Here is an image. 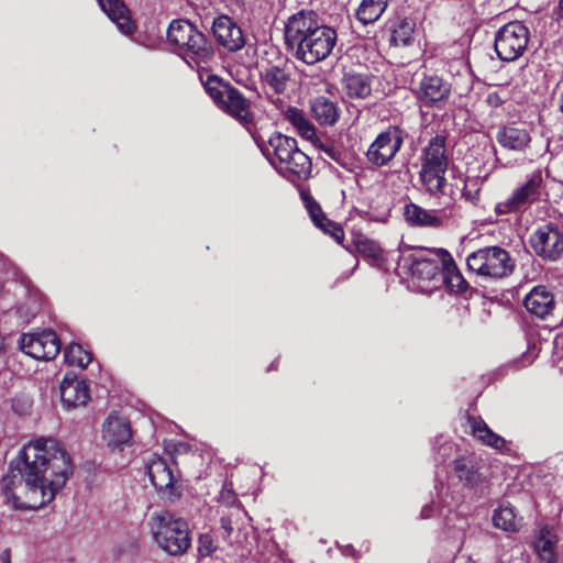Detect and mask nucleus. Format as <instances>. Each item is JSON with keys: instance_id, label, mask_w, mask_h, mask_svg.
I'll return each mask as SVG.
<instances>
[{"instance_id": "obj_3", "label": "nucleus", "mask_w": 563, "mask_h": 563, "mask_svg": "<svg viewBox=\"0 0 563 563\" xmlns=\"http://www.w3.org/2000/svg\"><path fill=\"white\" fill-rule=\"evenodd\" d=\"M449 158L443 136L433 137L422 150L420 179L430 195L444 194Z\"/></svg>"}, {"instance_id": "obj_8", "label": "nucleus", "mask_w": 563, "mask_h": 563, "mask_svg": "<svg viewBox=\"0 0 563 563\" xmlns=\"http://www.w3.org/2000/svg\"><path fill=\"white\" fill-rule=\"evenodd\" d=\"M269 144L283 169L299 178H306L310 174L311 159L298 148L295 139L277 134L269 139Z\"/></svg>"}, {"instance_id": "obj_25", "label": "nucleus", "mask_w": 563, "mask_h": 563, "mask_svg": "<svg viewBox=\"0 0 563 563\" xmlns=\"http://www.w3.org/2000/svg\"><path fill=\"white\" fill-rule=\"evenodd\" d=\"M443 271L441 275V282L455 294H463L468 288V283L459 271L453 257L450 253L445 255Z\"/></svg>"}, {"instance_id": "obj_26", "label": "nucleus", "mask_w": 563, "mask_h": 563, "mask_svg": "<svg viewBox=\"0 0 563 563\" xmlns=\"http://www.w3.org/2000/svg\"><path fill=\"white\" fill-rule=\"evenodd\" d=\"M404 216L410 225L438 228L442 220L434 211L426 210L416 203H408L405 207Z\"/></svg>"}, {"instance_id": "obj_39", "label": "nucleus", "mask_w": 563, "mask_h": 563, "mask_svg": "<svg viewBox=\"0 0 563 563\" xmlns=\"http://www.w3.org/2000/svg\"><path fill=\"white\" fill-rule=\"evenodd\" d=\"M357 249L360 252L374 258L378 257L380 252L379 247L374 242L369 241L358 242Z\"/></svg>"}, {"instance_id": "obj_31", "label": "nucleus", "mask_w": 563, "mask_h": 563, "mask_svg": "<svg viewBox=\"0 0 563 563\" xmlns=\"http://www.w3.org/2000/svg\"><path fill=\"white\" fill-rule=\"evenodd\" d=\"M390 0H363L356 11L357 20L363 24H369L380 18Z\"/></svg>"}, {"instance_id": "obj_45", "label": "nucleus", "mask_w": 563, "mask_h": 563, "mask_svg": "<svg viewBox=\"0 0 563 563\" xmlns=\"http://www.w3.org/2000/svg\"><path fill=\"white\" fill-rule=\"evenodd\" d=\"M488 102H493V96L492 95H488Z\"/></svg>"}, {"instance_id": "obj_1", "label": "nucleus", "mask_w": 563, "mask_h": 563, "mask_svg": "<svg viewBox=\"0 0 563 563\" xmlns=\"http://www.w3.org/2000/svg\"><path fill=\"white\" fill-rule=\"evenodd\" d=\"M73 474L70 457L54 439L25 445L10 463L1 484L14 509H37L51 503Z\"/></svg>"}, {"instance_id": "obj_30", "label": "nucleus", "mask_w": 563, "mask_h": 563, "mask_svg": "<svg viewBox=\"0 0 563 563\" xmlns=\"http://www.w3.org/2000/svg\"><path fill=\"white\" fill-rule=\"evenodd\" d=\"M416 22L411 18L398 16L393 22L391 43L396 46H408L413 40Z\"/></svg>"}, {"instance_id": "obj_37", "label": "nucleus", "mask_w": 563, "mask_h": 563, "mask_svg": "<svg viewBox=\"0 0 563 563\" xmlns=\"http://www.w3.org/2000/svg\"><path fill=\"white\" fill-rule=\"evenodd\" d=\"M311 110L321 125H334L342 115L338 108H311Z\"/></svg>"}, {"instance_id": "obj_32", "label": "nucleus", "mask_w": 563, "mask_h": 563, "mask_svg": "<svg viewBox=\"0 0 563 563\" xmlns=\"http://www.w3.org/2000/svg\"><path fill=\"white\" fill-rule=\"evenodd\" d=\"M556 541V536L548 528L541 530L540 537L534 543V548L542 563H555L556 554L554 548Z\"/></svg>"}, {"instance_id": "obj_17", "label": "nucleus", "mask_w": 563, "mask_h": 563, "mask_svg": "<svg viewBox=\"0 0 563 563\" xmlns=\"http://www.w3.org/2000/svg\"><path fill=\"white\" fill-rule=\"evenodd\" d=\"M212 31L217 42L230 52L240 51L245 45L241 27L227 15L213 21Z\"/></svg>"}, {"instance_id": "obj_5", "label": "nucleus", "mask_w": 563, "mask_h": 563, "mask_svg": "<svg viewBox=\"0 0 563 563\" xmlns=\"http://www.w3.org/2000/svg\"><path fill=\"white\" fill-rule=\"evenodd\" d=\"M167 38L197 63H207L213 56L212 46L206 35L187 20H174L168 26Z\"/></svg>"}, {"instance_id": "obj_23", "label": "nucleus", "mask_w": 563, "mask_h": 563, "mask_svg": "<svg viewBox=\"0 0 563 563\" xmlns=\"http://www.w3.org/2000/svg\"><path fill=\"white\" fill-rule=\"evenodd\" d=\"M147 473L152 484L158 492L174 493L175 475L168 463L161 457H155L147 465Z\"/></svg>"}, {"instance_id": "obj_2", "label": "nucleus", "mask_w": 563, "mask_h": 563, "mask_svg": "<svg viewBox=\"0 0 563 563\" xmlns=\"http://www.w3.org/2000/svg\"><path fill=\"white\" fill-rule=\"evenodd\" d=\"M338 43L336 30L320 22L313 11L301 10L285 24V44L292 56L314 65L328 58Z\"/></svg>"}, {"instance_id": "obj_15", "label": "nucleus", "mask_w": 563, "mask_h": 563, "mask_svg": "<svg viewBox=\"0 0 563 563\" xmlns=\"http://www.w3.org/2000/svg\"><path fill=\"white\" fill-rule=\"evenodd\" d=\"M206 92L218 106H245L242 93L231 84L216 75H208L203 81Z\"/></svg>"}, {"instance_id": "obj_21", "label": "nucleus", "mask_w": 563, "mask_h": 563, "mask_svg": "<svg viewBox=\"0 0 563 563\" xmlns=\"http://www.w3.org/2000/svg\"><path fill=\"white\" fill-rule=\"evenodd\" d=\"M526 309L533 316L545 319L555 307L554 296L544 286L534 287L523 300Z\"/></svg>"}, {"instance_id": "obj_16", "label": "nucleus", "mask_w": 563, "mask_h": 563, "mask_svg": "<svg viewBox=\"0 0 563 563\" xmlns=\"http://www.w3.org/2000/svg\"><path fill=\"white\" fill-rule=\"evenodd\" d=\"M286 118L296 128L299 135L323 151L330 158L339 161L341 153L332 144L323 143L316 135L313 125L303 117L298 108H287Z\"/></svg>"}, {"instance_id": "obj_10", "label": "nucleus", "mask_w": 563, "mask_h": 563, "mask_svg": "<svg viewBox=\"0 0 563 563\" xmlns=\"http://www.w3.org/2000/svg\"><path fill=\"white\" fill-rule=\"evenodd\" d=\"M444 249L422 250L409 254L405 261L409 263L411 275L420 280H440L445 255Z\"/></svg>"}, {"instance_id": "obj_28", "label": "nucleus", "mask_w": 563, "mask_h": 563, "mask_svg": "<svg viewBox=\"0 0 563 563\" xmlns=\"http://www.w3.org/2000/svg\"><path fill=\"white\" fill-rule=\"evenodd\" d=\"M468 422L472 434L478 441L494 449H501L505 446V439L496 434L484 420L481 418L470 417Z\"/></svg>"}, {"instance_id": "obj_6", "label": "nucleus", "mask_w": 563, "mask_h": 563, "mask_svg": "<svg viewBox=\"0 0 563 563\" xmlns=\"http://www.w3.org/2000/svg\"><path fill=\"white\" fill-rule=\"evenodd\" d=\"M470 271L487 279H500L514 271L509 253L499 246H488L471 253L466 258Z\"/></svg>"}, {"instance_id": "obj_41", "label": "nucleus", "mask_w": 563, "mask_h": 563, "mask_svg": "<svg viewBox=\"0 0 563 563\" xmlns=\"http://www.w3.org/2000/svg\"><path fill=\"white\" fill-rule=\"evenodd\" d=\"M554 14L556 21L563 23V0L559 1L558 7L554 9Z\"/></svg>"}, {"instance_id": "obj_20", "label": "nucleus", "mask_w": 563, "mask_h": 563, "mask_svg": "<svg viewBox=\"0 0 563 563\" xmlns=\"http://www.w3.org/2000/svg\"><path fill=\"white\" fill-rule=\"evenodd\" d=\"M103 439L111 448H121L128 444L132 438L131 427L128 420L118 415H110L103 423Z\"/></svg>"}, {"instance_id": "obj_9", "label": "nucleus", "mask_w": 563, "mask_h": 563, "mask_svg": "<svg viewBox=\"0 0 563 563\" xmlns=\"http://www.w3.org/2000/svg\"><path fill=\"white\" fill-rule=\"evenodd\" d=\"M544 188V179L541 169H536L527 176L525 183L515 188L511 195L496 205L498 214L518 212L540 200Z\"/></svg>"}, {"instance_id": "obj_38", "label": "nucleus", "mask_w": 563, "mask_h": 563, "mask_svg": "<svg viewBox=\"0 0 563 563\" xmlns=\"http://www.w3.org/2000/svg\"><path fill=\"white\" fill-rule=\"evenodd\" d=\"M216 547L209 534H201L198 539V552L201 556H208L213 553Z\"/></svg>"}, {"instance_id": "obj_35", "label": "nucleus", "mask_w": 563, "mask_h": 563, "mask_svg": "<svg viewBox=\"0 0 563 563\" xmlns=\"http://www.w3.org/2000/svg\"><path fill=\"white\" fill-rule=\"evenodd\" d=\"M454 472L461 482L473 485L477 482V471L474 464L464 457L454 461Z\"/></svg>"}, {"instance_id": "obj_33", "label": "nucleus", "mask_w": 563, "mask_h": 563, "mask_svg": "<svg viewBox=\"0 0 563 563\" xmlns=\"http://www.w3.org/2000/svg\"><path fill=\"white\" fill-rule=\"evenodd\" d=\"M494 526L504 531H517L519 522L514 508L510 505H501L495 510L493 516Z\"/></svg>"}, {"instance_id": "obj_27", "label": "nucleus", "mask_w": 563, "mask_h": 563, "mask_svg": "<svg viewBox=\"0 0 563 563\" xmlns=\"http://www.w3.org/2000/svg\"><path fill=\"white\" fill-rule=\"evenodd\" d=\"M342 89L350 99H365L372 91L368 78L361 74H345Z\"/></svg>"}, {"instance_id": "obj_29", "label": "nucleus", "mask_w": 563, "mask_h": 563, "mask_svg": "<svg viewBox=\"0 0 563 563\" xmlns=\"http://www.w3.org/2000/svg\"><path fill=\"white\" fill-rule=\"evenodd\" d=\"M497 141L503 147L522 151L530 143V135L523 129L506 126L498 132Z\"/></svg>"}, {"instance_id": "obj_12", "label": "nucleus", "mask_w": 563, "mask_h": 563, "mask_svg": "<svg viewBox=\"0 0 563 563\" xmlns=\"http://www.w3.org/2000/svg\"><path fill=\"white\" fill-rule=\"evenodd\" d=\"M530 246L545 261H556L563 254V233L554 223H544L530 236Z\"/></svg>"}, {"instance_id": "obj_22", "label": "nucleus", "mask_w": 563, "mask_h": 563, "mask_svg": "<svg viewBox=\"0 0 563 563\" xmlns=\"http://www.w3.org/2000/svg\"><path fill=\"white\" fill-rule=\"evenodd\" d=\"M98 3L109 19L117 24L120 32L130 35L135 31L130 10L122 0H98Z\"/></svg>"}, {"instance_id": "obj_44", "label": "nucleus", "mask_w": 563, "mask_h": 563, "mask_svg": "<svg viewBox=\"0 0 563 563\" xmlns=\"http://www.w3.org/2000/svg\"><path fill=\"white\" fill-rule=\"evenodd\" d=\"M431 516V507L426 506L421 510V518H429Z\"/></svg>"}, {"instance_id": "obj_18", "label": "nucleus", "mask_w": 563, "mask_h": 563, "mask_svg": "<svg viewBox=\"0 0 563 563\" xmlns=\"http://www.w3.org/2000/svg\"><path fill=\"white\" fill-rule=\"evenodd\" d=\"M300 197L313 223L322 231L329 233L335 241H342L344 238L343 229L338 223L325 217L320 205L313 199L310 192L301 190Z\"/></svg>"}, {"instance_id": "obj_40", "label": "nucleus", "mask_w": 563, "mask_h": 563, "mask_svg": "<svg viewBox=\"0 0 563 563\" xmlns=\"http://www.w3.org/2000/svg\"><path fill=\"white\" fill-rule=\"evenodd\" d=\"M233 514L229 516L221 517L220 523L221 528L225 531L227 537H230L233 531V520H232Z\"/></svg>"}, {"instance_id": "obj_46", "label": "nucleus", "mask_w": 563, "mask_h": 563, "mask_svg": "<svg viewBox=\"0 0 563 563\" xmlns=\"http://www.w3.org/2000/svg\"><path fill=\"white\" fill-rule=\"evenodd\" d=\"M561 112L563 113V108H560Z\"/></svg>"}, {"instance_id": "obj_42", "label": "nucleus", "mask_w": 563, "mask_h": 563, "mask_svg": "<svg viewBox=\"0 0 563 563\" xmlns=\"http://www.w3.org/2000/svg\"><path fill=\"white\" fill-rule=\"evenodd\" d=\"M313 106H324V107H328V106H336V102L333 101V100H330L325 97H320L316 100Z\"/></svg>"}, {"instance_id": "obj_14", "label": "nucleus", "mask_w": 563, "mask_h": 563, "mask_svg": "<svg viewBox=\"0 0 563 563\" xmlns=\"http://www.w3.org/2000/svg\"><path fill=\"white\" fill-rule=\"evenodd\" d=\"M264 91L274 104H285L289 99L290 77L286 69L278 66L267 67L262 73Z\"/></svg>"}, {"instance_id": "obj_13", "label": "nucleus", "mask_w": 563, "mask_h": 563, "mask_svg": "<svg viewBox=\"0 0 563 563\" xmlns=\"http://www.w3.org/2000/svg\"><path fill=\"white\" fill-rule=\"evenodd\" d=\"M20 349L35 360H53L60 351V341L52 330L24 333L19 340Z\"/></svg>"}, {"instance_id": "obj_36", "label": "nucleus", "mask_w": 563, "mask_h": 563, "mask_svg": "<svg viewBox=\"0 0 563 563\" xmlns=\"http://www.w3.org/2000/svg\"><path fill=\"white\" fill-rule=\"evenodd\" d=\"M224 112L239 121L243 126L246 128L250 132L252 128L255 125V118L251 108H223Z\"/></svg>"}, {"instance_id": "obj_34", "label": "nucleus", "mask_w": 563, "mask_h": 563, "mask_svg": "<svg viewBox=\"0 0 563 563\" xmlns=\"http://www.w3.org/2000/svg\"><path fill=\"white\" fill-rule=\"evenodd\" d=\"M64 358L67 364L86 368L91 362V354L82 349L81 345L71 343L65 347Z\"/></svg>"}, {"instance_id": "obj_24", "label": "nucleus", "mask_w": 563, "mask_h": 563, "mask_svg": "<svg viewBox=\"0 0 563 563\" xmlns=\"http://www.w3.org/2000/svg\"><path fill=\"white\" fill-rule=\"evenodd\" d=\"M450 85L439 76L424 77L418 87L417 95L423 102L445 101L450 96Z\"/></svg>"}, {"instance_id": "obj_4", "label": "nucleus", "mask_w": 563, "mask_h": 563, "mask_svg": "<svg viewBox=\"0 0 563 563\" xmlns=\"http://www.w3.org/2000/svg\"><path fill=\"white\" fill-rule=\"evenodd\" d=\"M154 520L152 533L157 547L170 555L186 553L191 544L188 522L170 514L156 516Z\"/></svg>"}, {"instance_id": "obj_43", "label": "nucleus", "mask_w": 563, "mask_h": 563, "mask_svg": "<svg viewBox=\"0 0 563 563\" xmlns=\"http://www.w3.org/2000/svg\"><path fill=\"white\" fill-rule=\"evenodd\" d=\"M0 560L2 563H11L10 552L8 550L3 551L0 555Z\"/></svg>"}, {"instance_id": "obj_11", "label": "nucleus", "mask_w": 563, "mask_h": 563, "mask_svg": "<svg viewBox=\"0 0 563 563\" xmlns=\"http://www.w3.org/2000/svg\"><path fill=\"white\" fill-rule=\"evenodd\" d=\"M402 132L398 126H389L379 133L366 152L367 161L376 166L387 165L402 145Z\"/></svg>"}, {"instance_id": "obj_19", "label": "nucleus", "mask_w": 563, "mask_h": 563, "mask_svg": "<svg viewBox=\"0 0 563 563\" xmlns=\"http://www.w3.org/2000/svg\"><path fill=\"white\" fill-rule=\"evenodd\" d=\"M59 389L62 402L67 409L85 406L89 399V390L86 383L75 376H65Z\"/></svg>"}, {"instance_id": "obj_7", "label": "nucleus", "mask_w": 563, "mask_h": 563, "mask_svg": "<svg viewBox=\"0 0 563 563\" xmlns=\"http://www.w3.org/2000/svg\"><path fill=\"white\" fill-rule=\"evenodd\" d=\"M529 40V29L522 22H509L495 34V52L503 62L517 60L526 52Z\"/></svg>"}]
</instances>
